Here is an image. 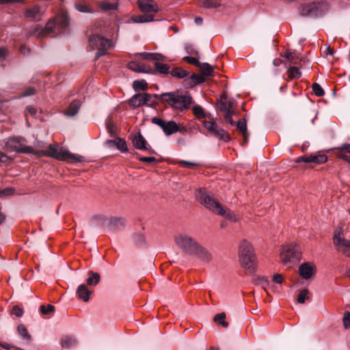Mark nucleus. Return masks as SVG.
I'll return each mask as SVG.
<instances>
[{"label":"nucleus","mask_w":350,"mask_h":350,"mask_svg":"<svg viewBox=\"0 0 350 350\" xmlns=\"http://www.w3.org/2000/svg\"><path fill=\"white\" fill-rule=\"evenodd\" d=\"M7 55V49L4 47L0 48V61L3 60Z\"/></svg>","instance_id":"13d9d810"},{"label":"nucleus","mask_w":350,"mask_h":350,"mask_svg":"<svg viewBox=\"0 0 350 350\" xmlns=\"http://www.w3.org/2000/svg\"><path fill=\"white\" fill-rule=\"evenodd\" d=\"M198 68L205 78L215 75L213 68L208 63H200Z\"/></svg>","instance_id":"b1692460"},{"label":"nucleus","mask_w":350,"mask_h":350,"mask_svg":"<svg viewBox=\"0 0 350 350\" xmlns=\"http://www.w3.org/2000/svg\"><path fill=\"white\" fill-rule=\"evenodd\" d=\"M88 275L89 277L87 279L88 284L93 286H96L100 280V275L93 271H89Z\"/></svg>","instance_id":"bb28decb"},{"label":"nucleus","mask_w":350,"mask_h":350,"mask_svg":"<svg viewBox=\"0 0 350 350\" xmlns=\"http://www.w3.org/2000/svg\"><path fill=\"white\" fill-rule=\"evenodd\" d=\"M17 331L21 338L26 343H29L31 341V337L24 325L20 324L17 327Z\"/></svg>","instance_id":"393cba45"},{"label":"nucleus","mask_w":350,"mask_h":350,"mask_svg":"<svg viewBox=\"0 0 350 350\" xmlns=\"http://www.w3.org/2000/svg\"><path fill=\"white\" fill-rule=\"evenodd\" d=\"M284 56L288 60L291 64H297L298 61V57L296 53L287 51L285 53Z\"/></svg>","instance_id":"58836bf2"},{"label":"nucleus","mask_w":350,"mask_h":350,"mask_svg":"<svg viewBox=\"0 0 350 350\" xmlns=\"http://www.w3.org/2000/svg\"><path fill=\"white\" fill-rule=\"evenodd\" d=\"M99 8L104 11L114 10L118 9L117 3H110L107 1H101L98 3Z\"/></svg>","instance_id":"7c9ffc66"},{"label":"nucleus","mask_w":350,"mask_h":350,"mask_svg":"<svg viewBox=\"0 0 350 350\" xmlns=\"http://www.w3.org/2000/svg\"><path fill=\"white\" fill-rule=\"evenodd\" d=\"M151 98V94L147 93H138L132 96L129 101V104L134 108L139 107L148 104Z\"/></svg>","instance_id":"9b49d317"},{"label":"nucleus","mask_w":350,"mask_h":350,"mask_svg":"<svg viewBox=\"0 0 350 350\" xmlns=\"http://www.w3.org/2000/svg\"><path fill=\"white\" fill-rule=\"evenodd\" d=\"M133 88L135 91L146 90L148 89V84L144 80L134 81L133 83Z\"/></svg>","instance_id":"473e14b6"},{"label":"nucleus","mask_w":350,"mask_h":350,"mask_svg":"<svg viewBox=\"0 0 350 350\" xmlns=\"http://www.w3.org/2000/svg\"><path fill=\"white\" fill-rule=\"evenodd\" d=\"M308 291L307 289H303L300 291L297 297V301L299 304H304L306 299H308Z\"/></svg>","instance_id":"79ce46f5"},{"label":"nucleus","mask_w":350,"mask_h":350,"mask_svg":"<svg viewBox=\"0 0 350 350\" xmlns=\"http://www.w3.org/2000/svg\"><path fill=\"white\" fill-rule=\"evenodd\" d=\"M163 100L174 109L184 110L189 108L192 98L189 94L184 95L176 92H167L161 94Z\"/></svg>","instance_id":"39448f33"},{"label":"nucleus","mask_w":350,"mask_h":350,"mask_svg":"<svg viewBox=\"0 0 350 350\" xmlns=\"http://www.w3.org/2000/svg\"><path fill=\"white\" fill-rule=\"evenodd\" d=\"M224 100H220L219 103V108L224 113H234L233 108L235 105V101L232 99H228L226 96H224Z\"/></svg>","instance_id":"f3484780"},{"label":"nucleus","mask_w":350,"mask_h":350,"mask_svg":"<svg viewBox=\"0 0 350 350\" xmlns=\"http://www.w3.org/2000/svg\"><path fill=\"white\" fill-rule=\"evenodd\" d=\"M8 159L7 155H5L3 152H0V161L1 162H6Z\"/></svg>","instance_id":"69168bd1"},{"label":"nucleus","mask_w":350,"mask_h":350,"mask_svg":"<svg viewBox=\"0 0 350 350\" xmlns=\"http://www.w3.org/2000/svg\"><path fill=\"white\" fill-rule=\"evenodd\" d=\"M55 311V307L53 305L48 304L47 306L42 305L40 306V312L42 314H51Z\"/></svg>","instance_id":"ea45409f"},{"label":"nucleus","mask_w":350,"mask_h":350,"mask_svg":"<svg viewBox=\"0 0 350 350\" xmlns=\"http://www.w3.org/2000/svg\"><path fill=\"white\" fill-rule=\"evenodd\" d=\"M5 147L11 152L31 153L38 157L47 156L59 161H65L72 163L81 162L83 157L77 154H73L57 144H51L46 150H34L31 146H27V141L21 137H13L8 139Z\"/></svg>","instance_id":"f257e3e1"},{"label":"nucleus","mask_w":350,"mask_h":350,"mask_svg":"<svg viewBox=\"0 0 350 350\" xmlns=\"http://www.w3.org/2000/svg\"><path fill=\"white\" fill-rule=\"evenodd\" d=\"M220 5L218 0H204L202 3V5L205 8H217Z\"/></svg>","instance_id":"72a5a7b5"},{"label":"nucleus","mask_w":350,"mask_h":350,"mask_svg":"<svg viewBox=\"0 0 350 350\" xmlns=\"http://www.w3.org/2000/svg\"><path fill=\"white\" fill-rule=\"evenodd\" d=\"M132 20L135 23H148L154 20V16L152 14L135 16L132 17Z\"/></svg>","instance_id":"cd10ccee"},{"label":"nucleus","mask_w":350,"mask_h":350,"mask_svg":"<svg viewBox=\"0 0 350 350\" xmlns=\"http://www.w3.org/2000/svg\"><path fill=\"white\" fill-rule=\"evenodd\" d=\"M139 55L144 59H152L156 61H165V57L160 53H141Z\"/></svg>","instance_id":"a878e982"},{"label":"nucleus","mask_w":350,"mask_h":350,"mask_svg":"<svg viewBox=\"0 0 350 350\" xmlns=\"http://www.w3.org/2000/svg\"><path fill=\"white\" fill-rule=\"evenodd\" d=\"M77 343L75 338L72 336H65L62 339V345L64 348H70L74 347Z\"/></svg>","instance_id":"c756f323"},{"label":"nucleus","mask_w":350,"mask_h":350,"mask_svg":"<svg viewBox=\"0 0 350 350\" xmlns=\"http://www.w3.org/2000/svg\"><path fill=\"white\" fill-rule=\"evenodd\" d=\"M225 319L226 314L224 312H221L215 315L214 321L222 325L224 327H227L228 326V323L225 321Z\"/></svg>","instance_id":"2f4dec72"},{"label":"nucleus","mask_w":350,"mask_h":350,"mask_svg":"<svg viewBox=\"0 0 350 350\" xmlns=\"http://www.w3.org/2000/svg\"><path fill=\"white\" fill-rule=\"evenodd\" d=\"M311 6L310 5H303L299 8V13L303 16H307L310 14Z\"/></svg>","instance_id":"a18cd8bd"},{"label":"nucleus","mask_w":350,"mask_h":350,"mask_svg":"<svg viewBox=\"0 0 350 350\" xmlns=\"http://www.w3.org/2000/svg\"><path fill=\"white\" fill-rule=\"evenodd\" d=\"M109 223L112 226L119 227L124 224V221L120 218H112Z\"/></svg>","instance_id":"de8ad7c7"},{"label":"nucleus","mask_w":350,"mask_h":350,"mask_svg":"<svg viewBox=\"0 0 350 350\" xmlns=\"http://www.w3.org/2000/svg\"><path fill=\"white\" fill-rule=\"evenodd\" d=\"M75 8L81 12H85V13H92L93 10L90 8H89L87 5L84 3H76L75 5Z\"/></svg>","instance_id":"a19ab883"},{"label":"nucleus","mask_w":350,"mask_h":350,"mask_svg":"<svg viewBox=\"0 0 350 350\" xmlns=\"http://www.w3.org/2000/svg\"><path fill=\"white\" fill-rule=\"evenodd\" d=\"M12 314L17 317H21L23 314V310L18 306H14L12 310Z\"/></svg>","instance_id":"3c124183"},{"label":"nucleus","mask_w":350,"mask_h":350,"mask_svg":"<svg viewBox=\"0 0 350 350\" xmlns=\"http://www.w3.org/2000/svg\"><path fill=\"white\" fill-rule=\"evenodd\" d=\"M81 107V101L78 100H73L65 111V115L69 117L75 116Z\"/></svg>","instance_id":"412c9836"},{"label":"nucleus","mask_w":350,"mask_h":350,"mask_svg":"<svg viewBox=\"0 0 350 350\" xmlns=\"http://www.w3.org/2000/svg\"><path fill=\"white\" fill-rule=\"evenodd\" d=\"M196 196L201 204L204 206L213 213L221 215L226 219L236 222L238 217L228 208L224 207L217 200L204 189H199L196 191Z\"/></svg>","instance_id":"7ed1b4c3"},{"label":"nucleus","mask_w":350,"mask_h":350,"mask_svg":"<svg viewBox=\"0 0 350 350\" xmlns=\"http://www.w3.org/2000/svg\"><path fill=\"white\" fill-rule=\"evenodd\" d=\"M133 144L134 147L138 150H147L150 153H154V151L150 147L146 140L140 133L133 137Z\"/></svg>","instance_id":"4468645a"},{"label":"nucleus","mask_w":350,"mask_h":350,"mask_svg":"<svg viewBox=\"0 0 350 350\" xmlns=\"http://www.w3.org/2000/svg\"><path fill=\"white\" fill-rule=\"evenodd\" d=\"M179 163L183 167H188V168H191V167H194V166L198 165L196 163L187 161H184V160L180 161Z\"/></svg>","instance_id":"864d4df0"},{"label":"nucleus","mask_w":350,"mask_h":350,"mask_svg":"<svg viewBox=\"0 0 350 350\" xmlns=\"http://www.w3.org/2000/svg\"><path fill=\"white\" fill-rule=\"evenodd\" d=\"M138 6L144 13H156L159 11L157 5L152 0H138Z\"/></svg>","instance_id":"dca6fc26"},{"label":"nucleus","mask_w":350,"mask_h":350,"mask_svg":"<svg viewBox=\"0 0 350 350\" xmlns=\"http://www.w3.org/2000/svg\"><path fill=\"white\" fill-rule=\"evenodd\" d=\"M239 258L241 267L246 274L254 273L256 267V257L250 242L243 239L239 246Z\"/></svg>","instance_id":"20e7f679"},{"label":"nucleus","mask_w":350,"mask_h":350,"mask_svg":"<svg viewBox=\"0 0 350 350\" xmlns=\"http://www.w3.org/2000/svg\"><path fill=\"white\" fill-rule=\"evenodd\" d=\"M194 115L199 119L205 117V114L203 109L200 106H195L192 109Z\"/></svg>","instance_id":"37998d69"},{"label":"nucleus","mask_w":350,"mask_h":350,"mask_svg":"<svg viewBox=\"0 0 350 350\" xmlns=\"http://www.w3.org/2000/svg\"><path fill=\"white\" fill-rule=\"evenodd\" d=\"M281 63H282V60L280 59H275L273 62V65L275 66H280L281 64Z\"/></svg>","instance_id":"774afa93"},{"label":"nucleus","mask_w":350,"mask_h":350,"mask_svg":"<svg viewBox=\"0 0 350 350\" xmlns=\"http://www.w3.org/2000/svg\"><path fill=\"white\" fill-rule=\"evenodd\" d=\"M237 129L239 130V131L241 133L244 143H247L249 139V133L247 132V124L246 121L245 119H241L237 124Z\"/></svg>","instance_id":"5701e85b"},{"label":"nucleus","mask_w":350,"mask_h":350,"mask_svg":"<svg viewBox=\"0 0 350 350\" xmlns=\"http://www.w3.org/2000/svg\"><path fill=\"white\" fill-rule=\"evenodd\" d=\"M152 122L160 126L166 135H171L177 132L181 131L179 125L174 121H165L161 118L154 117Z\"/></svg>","instance_id":"9d476101"},{"label":"nucleus","mask_w":350,"mask_h":350,"mask_svg":"<svg viewBox=\"0 0 350 350\" xmlns=\"http://www.w3.org/2000/svg\"><path fill=\"white\" fill-rule=\"evenodd\" d=\"M77 294L80 299H82L83 301H88L90 299L92 291L88 290L85 284H81L77 288Z\"/></svg>","instance_id":"aec40b11"},{"label":"nucleus","mask_w":350,"mask_h":350,"mask_svg":"<svg viewBox=\"0 0 350 350\" xmlns=\"http://www.w3.org/2000/svg\"><path fill=\"white\" fill-rule=\"evenodd\" d=\"M106 143L109 146L115 145L117 147V148L122 152H126L128 151L126 141L122 138L118 137L114 140H107Z\"/></svg>","instance_id":"6ab92c4d"},{"label":"nucleus","mask_w":350,"mask_h":350,"mask_svg":"<svg viewBox=\"0 0 350 350\" xmlns=\"http://www.w3.org/2000/svg\"><path fill=\"white\" fill-rule=\"evenodd\" d=\"M258 284L262 285L264 289L266 291V286L269 284V281L267 278L262 276L258 278Z\"/></svg>","instance_id":"8fccbe9b"},{"label":"nucleus","mask_w":350,"mask_h":350,"mask_svg":"<svg viewBox=\"0 0 350 350\" xmlns=\"http://www.w3.org/2000/svg\"><path fill=\"white\" fill-rule=\"evenodd\" d=\"M89 44L92 49L98 50L96 54V59H98L106 54L107 50L112 46V42L100 35H92L89 38Z\"/></svg>","instance_id":"0eeeda50"},{"label":"nucleus","mask_w":350,"mask_h":350,"mask_svg":"<svg viewBox=\"0 0 350 350\" xmlns=\"http://www.w3.org/2000/svg\"><path fill=\"white\" fill-rule=\"evenodd\" d=\"M273 280L274 281V282H275L277 284H281L283 281V278H282V275L275 274L273 277Z\"/></svg>","instance_id":"4d7b16f0"},{"label":"nucleus","mask_w":350,"mask_h":350,"mask_svg":"<svg viewBox=\"0 0 350 350\" xmlns=\"http://www.w3.org/2000/svg\"><path fill=\"white\" fill-rule=\"evenodd\" d=\"M26 110L31 116H35L37 113L36 109L32 106H27Z\"/></svg>","instance_id":"bf43d9fd"},{"label":"nucleus","mask_w":350,"mask_h":350,"mask_svg":"<svg viewBox=\"0 0 350 350\" xmlns=\"http://www.w3.org/2000/svg\"><path fill=\"white\" fill-rule=\"evenodd\" d=\"M139 160L142 162L148 163H151L155 162L157 161L156 158L154 157H139Z\"/></svg>","instance_id":"5fc2aeb1"},{"label":"nucleus","mask_w":350,"mask_h":350,"mask_svg":"<svg viewBox=\"0 0 350 350\" xmlns=\"http://www.w3.org/2000/svg\"><path fill=\"white\" fill-rule=\"evenodd\" d=\"M174 242L185 255L194 257L204 263H209L213 260L212 252L187 233L176 234Z\"/></svg>","instance_id":"f03ea898"},{"label":"nucleus","mask_w":350,"mask_h":350,"mask_svg":"<svg viewBox=\"0 0 350 350\" xmlns=\"http://www.w3.org/2000/svg\"><path fill=\"white\" fill-rule=\"evenodd\" d=\"M288 72L291 79H298L301 77V72L297 67L290 66L288 69Z\"/></svg>","instance_id":"e433bc0d"},{"label":"nucleus","mask_w":350,"mask_h":350,"mask_svg":"<svg viewBox=\"0 0 350 350\" xmlns=\"http://www.w3.org/2000/svg\"><path fill=\"white\" fill-rule=\"evenodd\" d=\"M190 79L191 80V86L196 85L197 84L202 83L206 81V78L202 75H198L196 74H193L191 76Z\"/></svg>","instance_id":"f704fd0d"},{"label":"nucleus","mask_w":350,"mask_h":350,"mask_svg":"<svg viewBox=\"0 0 350 350\" xmlns=\"http://www.w3.org/2000/svg\"><path fill=\"white\" fill-rule=\"evenodd\" d=\"M183 60L198 67L199 66V64H200V62L197 59L191 57H185Z\"/></svg>","instance_id":"603ef678"},{"label":"nucleus","mask_w":350,"mask_h":350,"mask_svg":"<svg viewBox=\"0 0 350 350\" xmlns=\"http://www.w3.org/2000/svg\"><path fill=\"white\" fill-rule=\"evenodd\" d=\"M327 158L325 154H317L310 156H302L295 159L296 163L304 162L306 163H314L316 164L324 163L327 161Z\"/></svg>","instance_id":"ddd939ff"},{"label":"nucleus","mask_w":350,"mask_h":350,"mask_svg":"<svg viewBox=\"0 0 350 350\" xmlns=\"http://www.w3.org/2000/svg\"><path fill=\"white\" fill-rule=\"evenodd\" d=\"M338 152L337 156L338 157L339 153L348 152L350 153V144H344L341 145L340 147L337 148Z\"/></svg>","instance_id":"49530a36"},{"label":"nucleus","mask_w":350,"mask_h":350,"mask_svg":"<svg viewBox=\"0 0 350 350\" xmlns=\"http://www.w3.org/2000/svg\"><path fill=\"white\" fill-rule=\"evenodd\" d=\"M40 8L38 5H33L31 8H27L24 11V16L26 18H36L40 16Z\"/></svg>","instance_id":"4be33fe9"},{"label":"nucleus","mask_w":350,"mask_h":350,"mask_svg":"<svg viewBox=\"0 0 350 350\" xmlns=\"http://www.w3.org/2000/svg\"><path fill=\"white\" fill-rule=\"evenodd\" d=\"M34 146L36 148H43L45 146L44 143L42 142H38Z\"/></svg>","instance_id":"338daca9"},{"label":"nucleus","mask_w":350,"mask_h":350,"mask_svg":"<svg viewBox=\"0 0 350 350\" xmlns=\"http://www.w3.org/2000/svg\"><path fill=\"white\" fill-rule=\"evenodd\" d=\"M315 273L316 267L310 262L302 263L299 267V274L304 280L312 278Z\"/></svg>","instance_id":"f8f14e48"},{"label":"nucleus","mask_w":350,"mask_h":350,"mask_svg":"<svg viewBox=\"0 0 350 350\" xmlns=\"http://www.w3.org/2000/svg\"><path fill=\"white\" fill-rule=\"evenodd\" d=\"M25 0H0V3H14L23 2Z\"/></svg>","instance_id":"e2e57ef3"},{"label":"nucleus","mask_w":350,"mask_h":350,"mask_svg":"<svg viewBox=\"0 0 350 350\" xmlns=\"http://www.w3.org/2000/svg\"><path fill=\"white\" fill-rule=\"evenodd\" d=\"M55 27V22L54 20H50L46 25L44 29H40L38 27L30 32L31 35L35 36L37 38L44 37L53 31Z\"/></svg>","instance_id":"2eb2a0df"},{"label":"nucleus","mask_w":350,"mask_h":350,"mask_svg":"<svg viewBox=\"0 0 350 350\" xmlns=\"http://www.w3.org/2000/svg\"><path fill=\"white\" fill-rule=\"evenodd\" d=\"M170 74L172 77L183 79L189 75V72L181 68H175L171 70Z\"/></svg>","instance_id":"c85d7f7f"},{"label":"nucleus","mask_w":350,"mask_h":350,"mask_svg":"<svg viewBox=\"0 0 350 350\" xmlns=\"http://www.w3.org/2000/svg\"><path fill=\"white\" fill-rule=\"evenodd\" d=\"M128 68L135 72H145V73H152L153 72L152 69L149 67L144 65L143 64L132 62L128 64Z\"/></svg>","instance_id":"a211bd4d"},{"label":"nucleus","mask_w":350,"mask_h":350,"mask_svg":"<svg viewBox=\"0 0 350 350\" xmlns=\"http://www.w3.org/2000/svg\"><path fill=\"white\" fill-rule=\"evenodd\" d=\"M342 229H337L334 235L333 242L336 250L347 257H350V240L345 239L341 234Z\"/></svg>","instance_id":"6e6552de"},{"label":"nucleus","mask_w":350,"mask_h":350,"mask_svg":"<svg viewBox=\"0 0 350 350\" xmlns=\"http://www.w3.org/2000/svg\"><path fill=\"white\" fill-rule=\"evenodd\" d=\"M156 69L161 74H167L170 70V66L167 64L156 62L154 64Z\"/></svg>","instance_id":"c9c22d12"},{"label":"nucleus","mask_w":350,"mask_h":350,"mask_svg":"<svg viewBox=\"0 0 350 350\" xmlns=\"http://www.w3.org/2000/svg\"><path fill=\"white\" fill-rule=\"evenodd\" d=\"M203 125L205 129L216 138L227 142L230 139V136L223 129L220 128L215 122L213 120H204Z\"/></svg>","instance_id":"1a4fd4ad"},{"label":"nucleus","mask_w":350,"mask_h":350,"mask_svg":"<svg viewBox=\"0 0 350 350\" xmlns=\"http://www.w3.org/2000/svg\"><path fill=\"white\" fill-rule=\"evenodd\" d=\"M35 93V90L32 88H28L23 94V96L32 95Z\"/></svg>","instance_id":"680f3d73"},{"label":"nucleus","mask_w":350,"mask_h":350,"mask_svg":"<svg viewBox=\"0 0 350 350\" xmlns=\"http://www.w3.org/2000/svg\"><path fill=\"white\" fill-rule=\"evenodd\" d=\"M343 323L346 329L350 327V312H345L343 317Z\"/></svg>","instance_id":"09e8293b"},{"label":"nucleus","mask_w":350,"mask_h":350,"mask_svg":"<svg viewBox=\"0 0 350 350\" xmlns=\"http://www.w3.org/2000/svg\"><path fill=\"white\" fill-rule=\"evenodd\" d=\"M234 114V113H230L228 112V113H224V118L225 120L229 123L231 125H235V123L232 120V115Z\"/></svg>","instance_id":"6e6d98bb"},{"label":"nucleus","mask_w":350,"mask_h":350,"mask_svg":"<svg viewBox=\"0 0 350 350\" xmlns=\"http://www.w3.org/2000/svg\"><path fill=\"white\" fill-rule=\"evenodd\" d=\"M58 23L61 27H66L68 25L69 23V17L67 14L62 13L59 17H58Z\"/></svg>","instance_id":"4c0bfd02"},{"label":"nucleus","mask_w":350,"mask_h":350,"mask_svg":"<svg viewBox=\"0 0 350 350\" xmlns=\"http://www.w3.org/2000/svg\"><path fill=\"white\" fill-rule=\"evenodd\" d=\"M338 157L346 161L347 162L349 163V164L350 165V156H348L346 154H344V153H339L338 154Z\"/></svg>","instance_id":"052dcab7"},{"label":"nucleus","mask_w":350,"mask_h":350,"mask_svg":"<svg viewBox=\"0 0 350 350\" xmlns=\"http://www.w3.org/2000/svg\"><path fill=\"white\" fill-rule=\"evenodd\" d=\"M312 90L317 96H322L325 94L323 89L319 83H317L312 84Z\"/></svg>","instance_id":"c03bdc74"},{"label":"nucleus","mask_w":350,"mask_h":350,"mask_svg":"<svg viewBox=\"0 0 350 350\" xmlns=\"http://www.w3.org/2000/svg\"><path fill=\"white\" fill-rule=\"evenodd\" d=\"M280 257L284 264L297 262L301 257L300 247L296 243L284 245L282 247Z\"/></svg>","instance_id":"423d86ee"},{"label":"nucleus","mask_w":350,"mask_h":350,"mask_svg":"<svg viewBox=\"0 0 350 350\" xmlns=\"http://www.w3.org/2000/svg\"><path fill=\"white\" fill-rule=\"evenodd\" d=\"M107 130L109 131V133H110V134L111 135H114L115 133V126L113 125V124H109L107 126Z\"/></svg>","instance_id":"0e129e2a"}]
</instances>
